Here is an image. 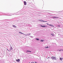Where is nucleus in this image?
Wrapping results in <instances>:
<instances>
[{"mask_svg": "<svg viewBox=\"0 0 63 63\" xmlns=\"http://www.w3.org/2000/svg\"><path fill=\"white\" fill-rule=\"evenodd\" d=\"M7 49V50H8V49Z\"/></svg>", "mask_w": 63, "mask_h": 63, "instance_id": "393cba45", "label": "nucleus"}, {"mask_svg": "<svg viewBox=\"0 0 63 63\" xmlns=\"http://www.w3.org/2000/svg\"><path fill=\"white\" fill-rule=\"evenodd\" d=\"M16 61L17 62H19V59H18L17 60H16Z\"/></svg>", "mask_w": 63, "mask_h": 63, "instance_id": "6e6552de", "label": "nucleus"}, {"mask_svg": "<svg viewBox=\"0 0 63 63\" xmlns=\"http://www.w3.org/2000/svg\"><path fill=\"white\" fill-rule=\"evenodd\" d=\"M39 21H42V22H44V21H43V20H39Z\"/></svg>", "mask_w": 63, "mask_h": 63, "instance_id": "9d476101", "label": "nucleus"}, {"mask_svg": "<svg viewBox=\"0 0 63 63\" xmlns=\"http://www.w3.org/2000/svg\"><path fill=\"white\" fill-rule=\"evenodd\" d=\"M58 18V17H52V18Z\"/></svg>", "mask_w": 63, "mask_h": 63, "instance_id": "7ed1b4c3", "label": "nucleus"}, {"mask_svg": "<svg viewBox=\"0 0 63 63\" xmlns=\"http://www.w3.org/2000/svg\"><path fill=\"white\" fill-rule=\"evenodd\" d=\"M13 49V48L12 47H11L10 48H9V50H8L9 51H11Z\"/></svg>", "mask_w": 63, "mask_h": 63, "instance_id": "f257e3e1", "label": "nucleus"}, {"mask_svg": "<svg viewBox=\"0 0 63 63\" xmlns=\"http://www.w3.org/2000/svg\"><path fill=\"white\" fill-rule=\"evenodd\" d=\"M49 25L51 26L52 27H54V26H53V25H52L51 24Z\"/></svg>", "mask_w": 63, "mask_h": 63, "instance_id": "9b49d317", "label": "nucleus"}, {"mask_svg": "<svg viewBox=\"0 0 63 63\" xmlns=\"http://www.w3.org/2000/svg\"><path fill=\"white\" fill-rule=\"evenodd\" d=\"M13 27H15V28H16V26L15 25H13Z\"/></svg>", "mask_w": 63, "mask_h": 63, "instance_id": "423d86ee", "label": "nucleus"}, {"mask_svg": "<svg viewBox=\"0 0 63 63\" xmlns=\"http://www.w3.org/2000/svg\"><path fill=\"white\" fill-rule=\"evenodd\" d=\"M40 42H43V40H41L40 41Z\"/></svg>", "mask_w": 63, "mask_h": 63, "instance_id": "dca6fc26", "label": "nucleus"}, {"mask_svg": "<svg viewBox=\"0 0 63 63\" xmlns=\"http://www.w3.org/2000/svg\"><path fill=\"white\" fill-rule=\"evenodd\" d=\"M62 50V51H63V50L62 49V50Z\"/></svg>", "mask_w": 63, "mask_h": 63, "instance_id": "412c9836", "label": "nucleus"}, {"mask_svg": "<svg viewBox=\"0 0 63 63\" xmlns=\"http://www.w3.org/2000/svg\"><path fill=\"white\" fill-rule=\"evenodd\" d=\"M47 25H49V24H48V23H47Z\"/></svg>", "mask_w": 63, "mask_h": 63, "instance_id": "a211bd4d", "label": "nucleus"}, {"mask_svg": "<svg viewBox=\"0 0 63 63\" xmlns=\"http://www.w3.org/2000/svg\"><path fill=\"white\" fill-rule=\"evenodd\" d=\"M48 46H47V47H45V48H48Z\"/></svg>", "mask_w": 63, "mask_h": 63, "instance_id": "2eb2a0df", "label": "nucleus"}, {"mask_svg": "<svg viewBox=\"0 0 63 63\" xmlns=\"http://www.w3.org/2000/svg\"><path fill=\"white\" fill-rule=\"evenodd\" d=\"M24 3L25 5H26V1H24Z\"/></svg>", "mask_w": 63, "mask_h": 63, "instance_id": "20e7f679", "label": "nucleus"}, {"mask_svg": "<svg viewBox=\"0 0 63 63\" xmlns=\"http://www.w3.org/2000/svg\"><path fill=\"white\" fill-rule=\"evenodd\" d=\"M51 35L52 36H54V34H53V33H51Z\"/></svg>", "mask_w": 63, "mask_h": 63, "instance_id": "4468645a", "label": "nucleus"}, {"mask_svg": "<svg viewBox=\"0 0 63 63\" xmlns=\"http://www.w3.org/2000/svg\"><path fill=\"white\" fill-rule=\"evenodd\" d=\"M35 63H37V62H35Z\"/></svg>", "mask_w": 63, "mask_h": 63, "instance_id": "5701e85b", "label": "nucleus"}, {"mask_svg": "<svg viewBox=\"0 0 63 63\" xmlns=\"http://www.w3.org/2000/svg\"><path fill=\"white\" fill-rule=\"evenodd\" d=\"M36 40L37 41H39V39L38 38H36Z\"/></svg>", "mask_w": 63, "mask_h": 63, "instance_id": "ddd939ff", "label": "nucleus"}, {"mask_svg": "<svg viewBox=\"0 0 63 63\" xmlns=\"http://www.w3.org/2000/svg\"><path fill=\"white\" fill-rule=\"evenodd\" d=\"M41 26L42 27H47V26Z\"/></svg>", "mask_w": 63, "mask_h": 63, "instance_id": "39448f33", "label": "nucleus"}, {"mask_svg": "<svg viewBox=\"0 0 63 63\" xmlns=\"http://www.w3.org/2000/svg\"><path fill=\"white\" fill-rule=\"evenodd\" d=\"M44 22H47V21H44Z\"/></svg>", "mask_w": 63, "mask_h": 63, "instance_id": "aec40b11", "label": "nucleus"}, {"mask_svg": "<svg viewBox=\"0 0 63 63\" xmlns=\"http://www.w3.org/2000/svg\"><path fill=\"white\" fill-rule=\"evenodd\" d=\"M28 34L29 35H30V33H29Z\"/></svg>", "mask_w": 63, "mask_h": 63, "instance_id": "4be33fe9", "label": "nucleus"}, {"mask_svg": "<svg viewBox=\"0 0 63 63\" xmlns=\"http://www.w3.org/2000/svg\"><path fill=\"white\" fill-rule=\"evenodd\" d=\"M19 33H20V34H23V33H22L21 32H19Z\"/></svg>", "mask_w": 63, "mask_h": 63, "instance_id": "1a4fd4ad", "label": "nucleus"}, {"mask_svg": "<svg viewBox=\"0 0 63 63\" xmlns=\"http://www.w3.org/2000/svg\"><path fill=\"white\" fill-rule=\"evenodd\" d=\"M51 58L52 59H56V57H51Z\"/></svg>", "mask_w": 63, "mask_h": 63, "instance_id": "f03ea898", "label": "nucleus"}, {"mask_svg": "<svg viewBox=\"0 0 63 63\" xmlns=\"http://www.w3.org/2000/svg\"><path fill=\"white\" fill-rule=\"evenodd\" d=\"M63 58H60V60L61 61H62V60H63Z\"/></svg>", "mask_w": 63, "mask_h": 63, "instance_id": "0eeeda50", "label": "nucleus"}, {"mask_svg": "<svg viewBox=\"0 0 63 63\" xmlns=\"http://www.w3.org/2000/svg\"><path fill=\"white\" fill-rule=\"evenodd\" d=\"M58 27H60V25H58Z\"/></svg>", "mask_w": 63, "mask_h": 63, "instance_id": "f3484780", "label": "nucleus"}, {"mask_svg": "<svg viewBox=\"0 0 63 63\" xmlns=\"http://www.w3.org/2000/svg\"><path fill=\"white\" fill-rule=\"evenodd\" d=\"M61 50H59V51H60Z\"/></svg>", "mask_w": 63, "mask_h": 63, "instance_id": "b1692460", "label": "nucleus"}, {"mask_svg": "<svg viewBox=\"0 0 63 63\" xmlns=\"http://www.w3.org/2000/svg\"><path fill=\"white\" fill-rule=\"evenodd\" d=\"M25 36H27V34H25Z\"/></svg>", "mask_w": 63, "mask_h": 63, "instance_id": "6ab92c4d", "label": "nucleus"}, {"mask_svg": "<svg viewBox=\"0 0 63 63\" xmlns=\"http://www.w3.org/2000/svg\"><path fill=\"white\" fill-rule=\"evenodd\" d=\"M31 52V51H27V52Z\"/></svg>", "mask_w": 63, "mask_h": 63, "instance_id": "f8f14e48", "label": "nucleus"}]
</instances>
